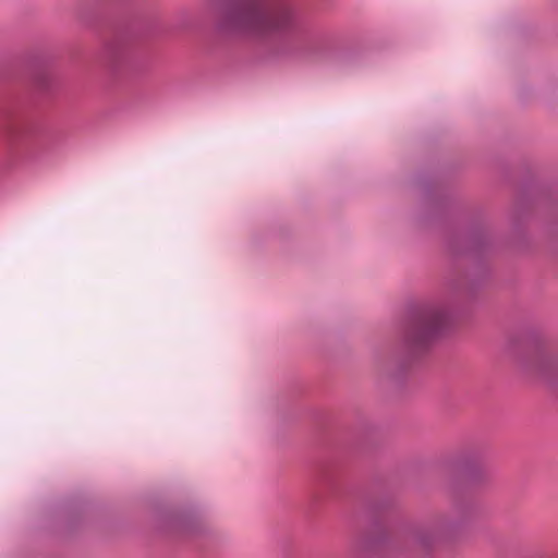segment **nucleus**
<instances>
[{
    "label": "nucleus",
    "instance_id": "f257e3e1",
    "mask_svg": "<svg viewBox=\"0 0 558 558\" xmlns=\"http://www.w3.org/2000/svg\"><path fill=\"white\" fill-rule=\"evenodd\" d=\"M227 23L254 34L286 33L294 29L296 16L286 2L240 0L226 13Z\"/></svg>",
    "mask_w": 558,
    "mask_h": 558
},
{
    "label": "nucleus",
    "instance_id": "f03ea898",
    "mask_svg": "<svg viewBox=\"0 0 558 558\" xmlns=\"http://www.w3.org/2000/svg\"><path fill=\"white\" fill-rule=\"evenodd\" d=\"M450 322L446 306H433L417 313L407 327L404 340L413 349L425 348Z\"/></svg>",
    "mask_w": 558,
    "mask_h": 558
},
{
    "label": "nucleus",
    "instance_id": "7ed1b4c3",
    "mask_svg": "<svg viewBox=\"0 0 558 558\" xmlns=\"http://www.w3.org/2000/svg\"><path fill=\"white\" fill-rule=\"evenodd\" d=\"M558 364L550 357H541L533 362L532 368L539 375L547 376L556 372Z\"/></svg>",
    "mask_w": 558,
    "mask_h": 558
}]
</instances>
